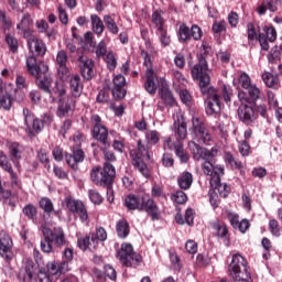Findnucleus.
Here are the masks:
<instances>
[{"label": "nucleus", "mask_w": 282, "mask_h": 282, "mask_svg": "<svg viewBox=\"0 0 282 282\" xmlns=\"http://www.w3.org/2000/svg\"><path fill=\"white\" fill-rule=\"evenodd\" d=\"M90 135L97 142H100L102 147H111L109 143V129L102 122V118L98 115L90 116Z\"/></svg>", "instance_id": "obj_11"}, {"label": "nucleus", "mask_w": 282, "mask_h": 282, "mask_svg": "<svg viewBox=\"0 0 282 282\" xmlns=\"http://www.w3.org/2000/svg\"><path fill=\"white\" fill-rule=\"evenodd\" d=\"M227 30L228 23H226V20L215 21L212 25L213 34H221L224 32H227Z\"/></svg>", "instance_id": "obj_55"}, {"label": "nucleus", "mask_w": 282, "mask_h": 282, "mask_svg": "<svg viewBox=\"0 0 282 282\" xmlns=\"http://www.w3.org/2000/svg\"><path fill=\"white\" fill-rule=\"evenodd\" d=\"M42 235L44 239L41 240L40 248L42 252H45L46 254H50V252L54 250L53 246H55L56 248L69 246V240H67L65 230L61 226H56L53 228L43 227Z\"/></svg>", "instance_id": "obj_4"}, {"label": "nucleus", "mask_w": 282, "mask_h": 282, "mask_svg": "<svg viewBox=\"0 0 282 282\" xmlns=\"http://www.w3.org/2000/svg\"><path fill=\"white\" fill-rule=\"evenodd\" d=\"M189 133L192 135V142H197L204 147H213L215 142L206 123L199 117H192Z\"/></svg>", "instance_id": "obj_9"}, {"label": "nucleus", "mask_w": 282, "mask_h": 282, "mask_svg": "<svg viewBox=\"0 0 282 282\" xmlns=\"http://www.w3.org/2000/svg\"><path fill=\"white\" fill-rule=\"evenodd\" d=\"M161 163L165 169H173V166H175V159L173 154L165 152L161 158Z\"/></svg>", "instance_id": "obj_58"}, {"label": "nucleus", "mask_w": 282, "mask_h": 282, "mask_svg": "<svg viewBox=\"0 0 282 282\" xmlns=\"http://www.w3.org/2000/svg\"><path fill=\"white\" fill-rule=\"evenodd\" d=\"M156 36L162 47H169L171 45V35L169 34V28L155 31Z\"/></svg>", "instance_id": "obj_47"}, {"label": "nucleus", "mask_w": 282, "mask_h": 282, "mask_svg": "<svg viewBox=\"0 0 282 282\" xmlns=\"http://www.w3.org/2000/svg\"><path fill=\"white\" fill-rule=\"evenodd\" d=\"M91 30L97 36H101L102 32H105V23L102 19L98 17V14L90 15Z\"/></svg>", "instance_id": "obj_41"}, {"label": "nucleus", "mask_w": 282, "mask_h": 282, "mask_svg": "<svg viewBox=\"0 0 282 282\" xmlns=\"http://www.w3.org/2000/svg\"><path fill=\"white\" fill-rule=\"evenodd\" d=\"M172 131L176 140L184 142V140L188 137V126L186 124V121H184V118H177V120L174 121Z\"/></svg>", "instance_id": "obj_29"}, {"label": "nucleus", "mask_w": 282, "mask_h": 282, "mask_svg": "<svg viewBox=\"0 0 282 282\" xmlns=\"http://www.w3.org/2000/svg\"><path fill=\"white\" fill-rule=\"evenodd\" d=\"M1 169H3V171L9 173L11 184L13 185L19 184V176L17 175L15 171L12 169V163H10L9 161H2Z\"/></svg>", "instance_id": "obj_48"}, {"label": "nucleus", "mask_w": 282, "mask_h": 282, "mask_svg": "<svg viewBox=\"0 0 282 282\" xmlns=\"http://www.w3.org/2000/svg\"><path fill=\"white\" fill-rule=\"evenodd\" d=\"M104 23L108 32H110L112 36L118 35V33L120 32V28L118 26V23H116V20L111 15H104Z\"/></svg>", "instance_id": "obj_43"}, {"label": "nucleus", "mask_w": 282, "mask_h": 282, "mask_svg": "<svg viewBox=\"0 0 282 282\" xmlns=\"http://www.w3.org/2000/svg\"><path fill=\"white\" fill-rule=\"evenodd\" d=\"M24 123L26 124V134L29 138H34L43 131L45 124H52L54 117L51 113H44L43 119L36 118L28 108H23Z\"/></svg>", "instance_id": "obj_6"}, {"label": "nucleus", "mask_w": 282, "mask_h": 282, "mask_svg": "<svg viewBox=\"0 0 282 282\" xmlns=\"http://www.w3.org/2000/svg\"><path fill=\"white\" fill-rule=\"evenodd\" d=\"M25 274L23 275V278H21V274L19 275V280L22 282H32V280L34 279V262L32 260H28L25 262Z\"/></svg>", "instance_id": "obj_46"}, {"label": "nucleus", "mask_w": 282, "mask_h": 282, "mask_svg": "<svg viewBox=\"0 0 282 282\" xmlns=\"http://www.w3.org/2000/svg\"><path fill=\"white\" fill-rule=\"evenodd\" d=\"M117 259L126 268H133V265H140L142 263V256L133 252V246L127 242L121 245L120 250L117 252Z\"/></svg>", "instance_id": "obj_12"}, {"label": "nucleus", "mask_w": 282, "mask_h": 282, "mask_svg": "<svg viewBox=\"0 0 282 282\" xmlns=\"http://www.w3.org/2000/svg\"><path fill=\"white\" fill-rule=\"evenodd\" d=\"M247 39L249 45L254 41H259V31H257V26L252 22L247 23Z\"/></svg>", "instance_id": "obj_50"}, {"label": "nucleus", "mask_w": 282, "mask_h": 282, "mask_svg": "<svg viewBox=\"0 0 282 282\" xmlns=\"http://www.w3.org/2000/svg\"><path fill=\"white\" fill-rule=\"evenodd\" d=\"M47 270L51 274H67V271L69 270V262L63 260L61 262H52L47 265Z\"/></svg>", "instance_id": "obj_35"}, {"label": "nucleus", "mask_w": 282, "mask_h": 282, "mask_svg": "<svg viewBox=\"0 0 282 282\" xmlns=\"http://www.w3.org/2000/svg\"><path fill=\"white\" fill-rule=\"evenodd\" d=\"M77 247L79 248V250H83V252L87 250H96V248H98L96 245H94V238H91V232L84 237L77 238Z\"/></svg>", "instance_id": "obj_36"}, {"label": "nucleus", "mask_w": 282, "mask_h": 282, "mask_svg": "<svg viewBox=\"0 0 282 282\" xmlns=\"http://www.w3.org/2000/svg\"><path fill=\"white\" fill-rule=\"evenodd\" d=\"M88 197L90 202L97 206H100L105 198H102V195H100V192L97 189H89L88 191Z\"/></svg>", "instance_id": "obj_57"}, {"label": "nucleus", "mask_w": 282, "mask_h": 282, "mask_svg": "<svg viewBox=\"0 0 282 282\" xmlns=\"http://www.w3.org/2000/svg\"><path fill=\"white\" fill-rule=\"evenodd\" d=\"M39 207L46 214L52 215L54 213V203H52V199L47 197H42L39 200Z\"/></svg>", "instance_id": "obj_52"}, {"label": "nucleus", "mask_w": 282, "mask_h": 282, "mask_svg": "<svg viewBox=\"0 0 282 282\" xmlns=\"http://www.w3.org/2000/svg\"><path fill=\"white\" fill-rule=\"evenodd\" d=\"M172 202H175L176 204H186L188 202V195L184 193V191H176L174 194H172L171 197Z\"/></svg>", "instance_id": "obj_59"}, {"label": "nucleus", "mask_w": 282, "mask_h": 282, "mask_svg": "<svg viewBox=\"0 0 282 282\" xmlns=\"http://www.w3.org/2000/svg\"><path fill=\"white\" fill-rule=\"evenodd\" d=\"M177 184L181 191H188L193 186V174L188 171L181 173L177 176Z\"/></svg>", "instance_id": "obj_37"}, {"label": "nucleus", "mask_w": 282, "mask_h": 282, "mask_svg": "<svg viewBox=\"0 0 282 282\" xmlns=\"http://www.w3.org/2000/svg\"><path fill=\"white\" fill-rule=\"evenodd\" d=\"M269 231L273 237H281V227H279V220H269Z\"/></svg>", "instance_id": "obj_62"}, {"label": "nucleus", "mask_w": 282, "mask_h": 282, "mask_svg": "<svg viewBox=\"0 0 282 282\" xmlns=\"http://www.w3.org/2000/svg\"><path fill=\"white\" fill-rule=\"evenodd\" d=\"M145 141L150 147H155V144L160 142V132H158V130L147 131Z\"/></svg>", "instance_id": "obj_54"}, {"label": "nucleus", "mask_w": 282, "mask_h": 282, "mask_svg": "<svg viewBox=\"0 0 282 282\" xmlns=\"http://www.w3.org/2000/svg\"><path fill=\"white\" fill-rule=\"evenodd\" d=\"M22 213L24 217L32 221L35 226H39L41 224V220H39V209L34 206V204L29 203L22 208Z\"/></svg>", "instance_id": "obj_34"}, {"label": "nucleus", "mask_w": 282, "mask_h": 282, "mask_svg": "<svg viewBox=\"0 0 282 282\" xmlns=\"http://www.w3.org/2000/svg\"><path fill=\"white\" fill-rule=\"evenodd\" d=\"M204 31L197 24H193L191 28L186 23H182L177 31L178 43H191V39L194 41H202Z\"/></svg>", "instance_id": "obj_13"}, {"label": "nucleus", "mask_w": 282, "mask_h": 282, "mask_svg": "<svg viewBox=\"0 0 282 282\" xmlns=\"http://www.w3.org/2000/svg\"><path fill=\"white\" fill-rule=\"evenodd\" d=\"M158 74L155 70H145V83L143 85L145 91L150 96H155L158 91Z\"/></svg>", "instance_id": "obj_30"}, {"label": "nucleus", "mask_w": 282, "mask_h": 282, "mask_svg": "<svg viewBox=\"0 0 282 282\" xmlns=\"http://www.w3.org/2000/svg\"><path fill=\"white\" fill-rule=\"evenodd\" d=\"M238 118L240 122H243V124H247V127L254 124L258 116L252 104L241 102L238 108Z\"/></svg>", "instance_id": "obj_18"}, {"label": "nucleus", "mask_w": 282, "mask_h": 282, "mask_svg": "<svg viewBox=\"0 0 282 282\" xmlns=\"http://www.w3.org/2000/svg\"><path fill=\"white\" fill-rule=\"evenodd\" d=\"M262 80L267 87H274L279 85V75H274V73L264 72L262 74Z\"/></svg>", "instance_id": "obj_51"}, {"label": "nucleus", "mask_w": 282, "mask_h": 282, "mask_svg": "<svg viewBox=\"0 0 282 282\" xmlns=\"http://www.w3.org/2000/svg\"><path fill=\"white\" fill-rule=\"evenodd\" d=\"M33 77H35V85H37L39 89L44 94H48L50 98H54V91L58 89V87H65V85L56 82L55 86L52 88L54 79H52V74H50V66H43L42 70Z\"/></svg>", "instance_id": "obj_10"}, {"label": "nucleus", "mask_w": 282, "mask_h": 282, "mask_svg": "<svg viewBox=\"0 0 282 282\" xmlns=\"http://www.w3.org/2000/svg\"><path fill=\"white\" fill-rule=\"evenodd\" d=\"M43 66L47 67L45 62L36 59V55H30L26 57L25 67L26 72H29L30 76H37L41 72H43Z\"/></svg>", "instance_id": "obj_26"}, {"label": "nucleus", "mask_w": 282, "mask_h": 282, "mask_svg": "<svg viewBox=\"0 0 282 282\" xmlns=\"http://www.w3.org/2000/svg\"><path fill=\"white\" fill-rule=\"evenodd\" d=\"M4 43L7 44L9 52H11V54L19 53V39H17L14 35L10 33L6 34Z\"/></svg>", "instance_id": "obj_45"}, {"label": "nucleus", "mask_w": 282, "mask_h": 282, "mask_svg": "<svg viewBox=\"0 0 282 282\" xmlns=\"http://www.w3.org/2000/svg\"><path fill=\"white\" fill-rule=\"evenodd\" d=\"M90 237L93 238V246H97L100 242L107 241V230L104 227L96 228V232H90Z\"/></svg>", "instance_id": "obj_44"}, {"label": "nucleus", "mask_w": 282, "mask_h": 282, "mask_svg": "<svg viewBox=\"0 0 282 282\" xmlns=\"http://www.w3.org/2000/svg\"><path fill=\"white\" fill-rule=\"evenodd\" d=\"M132 153H134V155H137L138 158H141V160H151V154L149 153V147L142 143V140H139L137 142V150L130 151L129 153L130 159Z\"/></svg>", "instance_id": "obj_40"}, {"label": "nucleus", "mask_w": 282, "mask_h": 282, "mask_svg": "<svg viewBox=\"0 0 282 282\" xmlns=\"http://www.w3.org/2000/svg\"><path fill=\"white\" fill-rule=\"evenodd\" d=\"M54 97H51V102L57 101L56 116L58 118H65V116H72L76 111V98L67 96V88L59 86L53 91Z\"/></svg>", "instance_id": "obj_5"}, {"label": "nucleus", "mask_w": 282, "mask_h": 282, "mask_svg": "<svg viewBox=\"0 0 282 282\" xmlns=\"http://www.w3.org/2000/svg\"><path fill=\"white\" fill-rule=\"evenodd\" d=\"M210 226L217 239H225L228 246V243H230V230L228 229V225L219 219H216L210 223Z\"/></svg>", "instance_id": "obj_22"}, {"label": "nucleus", "mask_w": 282, "mask_h": 282, "mask_svg": "<svg viewBox=\"0 0 282 282\" xmlns=\"http://www.w3.org/2000/svg\"><path fill=\"white\" fill-rule=\"evenodd\" d=\"M229 275L236 282H252L248 260H246L240 253L232 256L229 264Z\"/></svg>", "instance_id": "obj_7"}, {"label": "nucleus", "mask_w": 282, "mask_h": 282, "mask_svg": "<svg viewBox=\"0 0 282 282\" xmlns=\"http://www.w3.org/2000/svg\"><path fill=\"white\" fill-rule=\"evenodd\" d=\"M209 184L214 191H217L219 197H223V199H226V197H228L232 191L228 183H221V176L210 178Z\"/></svg>", "instance_id": "obj_27"}, {"label": "nucleus", "mask_w": 282, "mask_h": 282, "mask_svg": "<svg viewBox=\"0 0 282 282\" xmlns=\"http://www.w3.org/2000/svg\"><path fill=\"white\" fill-rule=\"evenodd\" d=\"M66 50H68L72 54V58H78L80 56L79 50H82V54H85L84 47H76L74 40H67L65 42Z\"/></svg>", "instance_id": "obj_53"}, {"label": "nucleus", "mask_w": 282, "mask_h": 282, "mask_svg": "<svg viewBox=\"0 0 282 282\" xmlns=\"http://www.w3.org/2000/svg\"><path fill=\"white\" fill-rule=\"evenodd\" d=\"M238 83L240 87L245 90L238 93V99L240 102H248L249 105H254L261 96V90L257 85H252L250 76L246 73H242L238 77Z\"/></svg>", "instance_id": "obj_8"}, {"label": "nucleus", "mask_w": 282, "mask_h": 282, "mask_svg": "<svg viewBox=\"0 0 282 282\" xmlns=\"http://www.w3.org/2000/svg\"><path fill=\"white\" fill-rule=\"evenodd\" d=\"M75 59L80 69L83 78L85 80H91V78H94V61L85 57L83 50H79V56Z\"/></svg>", "instance_id": "obj_19"}, {"label": "nucleus", "mask_w": 282, "mask_h": 282, "mask_svg": "<svg viewBox=\"0 0 282 282\" xmlns=\"http://www.w3.org/2000/svg\"><path fill=\"white\" fill-rule=\"evenodd\" d=\"M140 54L143 58V65L147 67V72H153V59H151V54L149 51L141 48Z\"/></svg>", "instance_id": "obj_56"}, {"label": "nucleus", "mask_w": 282, "mask_h": 282, "mask_svg": "<svg viewBox=\"0 0 282 282\" xmlns=\"http://www.w3.org/2000/svg\"><path fill=\"white\" fill-rule=\"evenodd\" d=\"M202 171L204 175H209L210 180L214 177H223L225 169L223 165H214L213 160H204L202 163Z\"/></svg>", "instance_id": "obj_24"}, {"label": "nucleus", "mask_w": 282, "mask_h": 282, "mask_svg": "<svg viewBox=\"0 0 282 282\" xmlns=\"http://www.w3.org/2000/svg\"><path fill=\"white\" fill-rule=\"evenodd\" d=\"M85 85L83 84V79L80 75H75L69 79V89H70V97L73 98H80L83 96V89Z\"/></svg>", "instance_id": "obj_32"}, {"label": "nucleus", "mask_w": 282, "mask_h": 282, "mask_svg": "<svg viewBox=\"0 0 282 282\" xmlns=\"http://www.w3.org/2000/svg\"><path fill=\"white\" fill-rule=\"evenodd\" d=\"M131 164L134 171H138L144 180H151V177H153V172H151L144 159L138 156L135 153L131 154Z\"/></svg>", "instance_id": "obj_20"}, {"label": "nucleus", "mask_w": 282, "mask_h": 282, "mask_svg": "<svg viewBox=\"0 0 282 282\" xmlns=\"http://www.w3.org/2000/svg\"><path fill=\"white\" fill-rule=\"evenodd\" d=\"M65 161L72 171H78V164L85 162V151L80 148L73 149L72 153H65Z\"/></svg>", "instance_id": "obj_21"}, {"label": "nucleus", "mask_w": 282, "mask_h": 282, "mask_svg": "<svg viewBox=\"0 0 282 282\" xmlns=\"http://www.w3.org/2000/svg\"><path fill=\"white\" fill-rule=\"evenodd\" d=\"M26 45L29 47V51L34 56H42L47 52V46L45 45V42L39 37H31L26 40Z\"/></svg>", "instance_id": "obj_25"}, {"label": "nucleus", "mask_w": 282, "mask_h": 282, "mask_svg": "<svg viewBox=\"0 0 282 282\" xmlns=\"http://www.w3.org/2000/svg\"><path fill=\"white\" fill-rule=\"evenodd\" d=\"M64 204L66 208H68L69 213H73V215H77L79 217L80 221H88L89 214L87 213V207L85 206V203H83V200H78L73 198L72 196H67L64 199Z\"/></svg>", "instance_id": "obj_15"}, {"label": "nucleus", "mask_w": 282, "mask_h": 282, "mask_svg": "<svg viewBox=\"0 0 282 282\" xmlns=\"http://www.w3.org/2000/svg\"><path fill=\"white\" fill-rule=\"evenodd\" d=\"M90 182L95 186L107 188V202L113 204V182L116 180V166L113 164L104 163L102 166L97 165L90 170Z\"/></svg>", "instance_id": "obj_3"}, {"label": "nucleus", "mask_w": 282, "mask_h": 282, "mask_svg": "<svg viewBox=\"0 0 282 282\" xmlns=\"http://www.w3.org/2000/svg\"><path fill=\"white\" fill-rule=\"evenodd\" d=\"M104 61L107 64L109 72H113L116 67H118V59L116 58L113 51H108V53L104 56Z\"/></svg>", "instance_id": "obj_49"}, {"label": "nucleus", "mask_w": 282, "mask_h": 282, "mask_svg": "<svg viewBox=\"0 0 282 282\" xmlns=\"http://www.w3.org/2000/svg\"><path fill=\"white\" fill-rule=\"evenodd\" d=\"M187 147L196 162H199V160H215L219 153L217 148L213 147L210 150H208L195 141H189Z\"/></svg>", "instance_id": "obj_14"}, {"label": "nucleus", "mask_w": 282, "mask_h": 282, "mask_svg": "<svg viewBox=\"0 0 282 282\" xmlns=\"http://www.w3.org/2000/svg\"><path fill=\"white\" fill-rule=\"evenodd\" d=\"M191 76L197 80L202 96H205V111L207 116H219L221 113V96L219 90L210 85L208 74V61L204 54L197 56V63L191 66Z\"/></svg>", "instance_id": "obj_1"}, {"label": "nucleus", "mask_w": 282, "mask_h": 282, "mask_svg": "<svg viewBox=\"0 0 282 282\" xmlns=\"http://www.w3.org/2000/svg\"><path fill=\"white\" fill-rule=\"evenodd\" d=\"M57 76L63 82L67 80L70 76L69 67H67V65L58 66Z\"/></svg>", "instance_id": "obj_64"}, {"label": "nucleus", "mask_w": 282, "mask_h": 282, "mask_svg": "<svg viewBox=\"0 0 282 282\" xmlns=\"http://www.w3.org/2000/svg\"><path fill=\"white\" fill-rule=\"evenodd\" d=\"M164 144H166L170 151H174L176 158H178L181 164H188L191 156L188 152L184 149V142L180 140L173 141L171 137L165 138Z\"/></svg>", "instance_id": "obj_17"}, {"label": "nucleus", "mask_w": 282, "mask_h": 282, "mask_svg": "<svg viewBox=\"0 0 282 282\" xmlns=\"http://www.w3.org/2000/svg\"><path fill=\"white\" fill-rule=\"evenodd\" d=\"M221 89H223V98L225 102L228 105L232 100V87L230 85L223 84Z\"/></svg>", "instance_id": "obj_63"}, {"label": "nucleus", "mask_w": 282, "mask_h": 282, "mask_svg": "<svg viewBox=\"0 0 282 282\" xmlns=\"http://www.w3.org/2000/svg\"><path fill=\"white\" fill-rule=\"evenodd\" d=\"M151 23L155 29V32H159L160 30H164L169 28L166 25V19H164V11L162 9H156L152 12Z\"/></svg>", "instance_id": "obj_33"}, {"label": "nucleus", "mask_w": 282, "mask_h": 282, "mask_svg": "<svg viewBox=\"0 0 282 282\" xmlns=\"http://www.w3.org/2000/svg\"><path fill=\"white\" fill-rule=\"evenodd\" d=\"M85 140H87V134H85L80 130L75 131V133L73 134V142L77 149H80V147H83V142H85Z\"/></svg>", "instance_id": "obj_60"}, {"label": "nucleus", "mask_w": 282, "mask_h": 282, "mask_svg": "<svg viewBox=\"0 0 282 282\" xmlns=\"http://www.w3.org/2000/svg\"><path fill=\"white\" fill-rule=\"evenodd\" d=\"M153 197H164V187L162 185L154 184L151 188V195L128 194L124 198L123 206L128 210H138L139 213L147 214L151 221H160L162 219V209Z\"/></svg>", "instance_id": "obj_2"}, {"label": "nucleus", "mask_w": 282, "mask_h": 282, "mask_svg": "<svg viewBox=\"0 0 282 282\" xmlns=\"http://www.w3.org/2000/svg\"><path fill=\"white\" fill-rule=\"evenodd\" d=\"M9 87H10L9 93H7L6 95H2V98H1V107L6 111H10V109H12V94L17 91V88L14 87V85L9 84Z\"/></svg>", "instance_id": "obj_42"}, {"label": "nucleus", "mask_w": 282, "mask_h": 282, "mask_svg": "<svg viewBox=\"0 0 282 282\" xmlns=\"http://www.w3.org/2000/svg\"><path fill=\"white\" fill-rule=\"evenodd\" d=\"M12 246L14 243L12 242V238L8 234H2L1 238V257L4 259L6 263H10L12 259H14V252H12Z\"/></svg>", "instance_id": "obj_23"}, {"label": "nucleus", "mask_w": 282, "mask_h": 282, "mask_svg": "<svg viewBox=\"0 0 282 282\" xmlns=\"http://www.w3.org/2000/svg\"><path fill=\"white\" fill-rule=\"evenodd\" d=\"M116 230L119 239H127L131 234V227L129 226V221H127V219L118 220L116 224Z\"/></svg>", "instance_id": "obj_39"}, {"label": "nucleus", "mask_w": 282, "mask_h": 282, "mask_svg": "<svg viewBox=\"0 0 282 282\" xmlns=\"http://www.w3.org/2000/svg\"><path fill=\"white\" fill-rule=\"evenodd\" d=\"M224 162L226 166H229L231 171H239L241 177L246 175V170H243V162L235 158V154L231 152L224 153Z\"/></svg>", "instance_id": "obj_28"}, {"label": "nucleus", "mask_w": 282, "mask_h": 282, "mask_svg": "<svg viewBox=\"0 0 282 282\" xmlns=\"http://www.w3.org/2000/svg\"><path fill=\"white\" fill-rule=\"evenodd\" d=\"M262 31L263 33H261V30L258 28V43H260V47L263 52H268V50H270V43L276 41V29L273 25H264Z\"/></svg>", "instance_id": "obj_16"}, {"label": "nucleus", "mask_w": 282, "mask_h": 282, "mask_svg": "<svg viewBox=\"0 0 282 282\" xmlns=\"http://www.w3.org/2000/svg\"><path fill=\"white\" fill-rule=\"evenodd\" d=\"M159 97L166 107H175V97L173 96V91L167 87H161L159 89Z\"/></svg>", "instance_id": "obj_38"}, {"label": "nucleus", "mask_w": 282, "mask_h": 282, "mask_svg": "<svg viewBox=\"0 0 282 282\" xmlns=\"http://www.w3.org/2000/svg\"><path fill=\"white\" fill-rule=\"evenodd\" d=\"M22 155H23V145H20L19 142L9 143V156L11 162L14 164L17 169H19V164Z\"/></svg>", "instance_id": "obj_31"}, {"label": "nucleus", "mask_w": 282, "mask_h": 282, "mask_svg": "<svg viewBox=\"0 0 282 282\" xmlns=\"http://www.w3.org/2000/svg\"><path fill=\"white\" fill-rule=\"evenodd\" d=\"M126 96H127V89L124 88V86L112 87V97L115 98V100H122L126 98Z\"/></svg>", "instance_id": "obj_61"}]
</instances>
